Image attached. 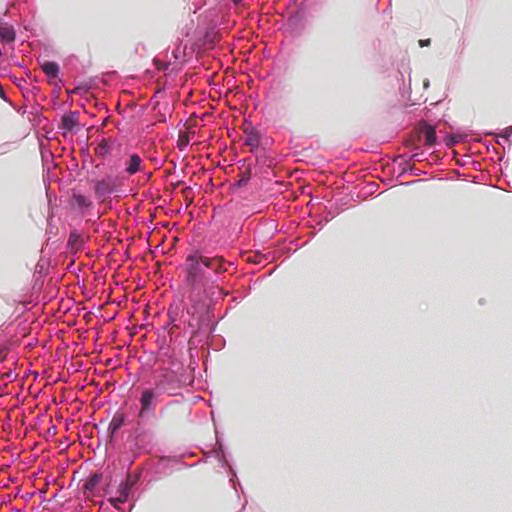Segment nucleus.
I'll use <instances>...</instances> for the list:
<instances>
[{
  "instance_id": "38",
  "label": "nucleus",
  "mask_w": 512,
  "mask_h": 512,
  "mask_svg": "<svg viewBox=\"0 0 512 512\" xmlns=\"http://www.w3.org/2000/svg\"><path fill=\"white\" fill-rule=\"evenodd\" d=\"M234 5L238 6L240 5L244 0H231Z\"/></svg>"
},
{
  "instance_id": "5",
  "label": "nucleus",
  "mask_w": 512,
  "mask_h": 512,
  "mask_svg": "<svg viewBox=\"0 0 512 512\" xmlns=\"http://www.w3.org/2000/svg\"><path fill=\"white\" fill-rule=\"evenodd\" d=\"M191 35L202 52L212 49L216 43L217 32L213 26H197Z\"/></svg>"
},
{
  "instance_id": "12",
  "label": "nucleus",
  "mask_w": 512,
  "mask_h": 512,
  "mask_svg": "<svg viewBox=\"0 0 512 512\" xmlns=\"http://www.w3.org/2000/svg\"><path fill=\"white\" fill-rule=\"evenodd\" d=\"M173 67L171 68V72H174V75L179 73L183 66L185 65V49L182 48V40H179L173 50L171 51V58Z\"/></svg>"
},
{
  "instance_id": "2",
  "label": "nucleus",
  "mask_w": 512,
  "mask_h": 512,
  "mask_svg": "<svg viewBox=\"0 0 512 512\" xmlns=\"http://www.w3.org/2000/svg\"><path fill=\"white\" fill-rule=\"evenodd\" d=\"M161 393L155 388H144L139 397V410L137 419L139 423H146L155 416L158 397Z\"/></svg>"
},
{
  "instance_id": "3",
  "label": "nucleus",
  "mask_w": 512,
  "mask_h": 512,
  "mask_svg": "<svg viewBox=\"0 0 512 512\" xmlns=\"http://www.w3.org/2000/svg\"><path fill=\"white\" fill-rule=\"evenodd\" d=\"M160 374L158 376V380L155 382V388L162 394L166 393L170 396L176 395L177 391L183 386L188 385L190 382L187 381V378H182L181 375L178 376L168 373L167 368L161 367Z\"/></svg>"
},
{
  "instance_id": "30",
  "label": "nucleus",
  "mask_w": 512,
  "mask_h": 512,
  "mask_svg": "<svg viewBox=\"0 0 512 512\" xmlns=\"http://www.w3.org/2000/svg\"><path fill=\"white\" fill-rule=\"evenodd\" d=\"M500 137L506 141H510V138L512 137V126L505 128L501 132Z\"/></svg>"
},
{
  "instance_id": "19",
  "label": "nucleus",
  "mask_w": 512,
  "mask_h": 512,
  "mask_svg": "<svg viewBox=\"0 0 512 512\" xmlns=\"http://www.w3.org/2000/svg\"><path fill=\"white\" fill-rule=\"evenodd\" d=\"M425 145L433 147L437 143L436 127L427 122L423 123Z\"/></svg>"
},
{
  "instance_id": "1",
  "label": "nucleus",
  "mask_w": 512,
  "mask_h": 512,
  "mask_svg": "<svg viewBox=\"0 0 512 512\" xmlns=\"http://www.w3.org/2000/svg\"><path fill=\"white\" fill-rule=\"evenodd\" d=\"M225 263L222 257L204 256L196 248L186 254L179 269L183 274V285L188 291L189 305L182 311L179 306L169 308V320L158 332L163 344H171L175 340L176 329L190 336L214 331L212 297L219 290L217 281L226 271Z\"/></svg>"
},
{
  "instance_id": "35",
  "label": "nucleus",
  "mask_w": 512,
  "mask_h": 512,
  "mask_svg": "<svg viewBox=\"0 0 512 512\" xmlns=\"http://www.w3.org/2000/svg\"><path fill=\"white\" fill-rule=\"evenodd\" d=\"M33 495H34L33 493H27V494L24 496V499H25L26 501H28V500H30V499L33 497Z\"/></svg>"
},
{
  "instance_id": "27",
  "label": "nucleus",
  "mask_w": 512,
  "mask_h": 512,
  "mask_svg": "<svg viewBox=\"0 0 512 512\" xmlns=\"http://www.w3.org/2000/svg\"><path fill=\"white\" fill-rule=\"evenodd\" d=\"M444 141L445 145L448 148H451L461 141V136L456 134H447Z\"/></svg>"
},
{
  "instance_id": "41",
  "label": "nucleus",
  "mask_w": 512,
  "mask_h": 512,
  "mask_svg": "<svg viewBox=\"0 0 512 512\" xmlns=\"http://www.w3.org/2000/svg\"><path fill=\"white\" fill-rule=\"evenodd\" d=\"M53 431L54 432L56 431V427L55 426H53L52 429H50V432H53Z\"/></svg>"
},
{
  "instance_id": "29",
  "label": "nucleus",
  "mask_w": 512,
  "mask_h": 512,
  "mask_svg": "<svg viewBox=\"0 0 512 512\" xmlns=\"http://www.w3.org/2000/svg\"><path fill=\"white\" fill-rule=\"evenodd\" d=\"M412 174V175H415V176H420L423 172L414 168L413 166H408L407 168H403L402 170V174Z\"/></svg>"
},
{
  "instance_id": "44",
  "label": "nucleus",
  "mask_w": 512,
  "mask_h": 512,
  "mask_svg": "<svg viewBox=\"0 0 512 512\" xmlns=\"http://www.w3.org/2000/svg\"><path fill=\"white\" fill-rule=\"evenodd\" d=\"M318 225H319V229L323 228V225L321 223H319Z\"/></svg>"
},
{
  "instance_id": "17",
  "label": "nucleus",
  "mask_w": 512,
  "mask_h": 512,
  "mask_svg": "<svg viewBox=\"0 0 512 512\" xmlns=\"http://www.w3.org/2000/svg\"><path fill=\"white\" fill-rule=\"evenodd\" d=\"M142 159L137 153H133L129 156V160L125 167V172L132 176L142 170Z\"/></svg>"
},
{
  "instance_id": "8",
  "label": "nucleus",
  "mask_w": 512,
  "mask_h": 512,
  "mask_svg": "<svg viewBox=\"0 0 512 512\" xmlns=\"http://www.w3.org/2000/svg\"><path fill=\"white\" fill-rule=\"evenodd\" d=\"M136 480H132L130 477L126 481H122L117 489V496L110 498V503L115 507L119 508V504L127 501L132 487L135 485Z\"/></svg>"
},
{
  "instance_id": "23",
  "label": "nucleus",
  "mask_w": 512,
  "mask_h": 512,
  "mask_svg": "<svg viewBox=\"0 0 512 512\" xmlns=\"http://www.w3.org/2000/svg\"><path fill=\"white\" fill-rule=\"evenodd\" d=\"M16 39V31L13 26L0 28V41L5 44L14 42Z\"/></svg>"
},
{
  "instance_id": "15",
  "label": "nucleus",
  "mask_w": 512,
  "mask_h": 512,
  "mask_svg": "<svg viewBox=\"0 0 512 512\" xmlns=\"http://www.w3.org/2000/svg\"><path fill=\"white\" fill-rule=\"evenodd\" d=\"M126 418V414L121 411H117L113 415L107 430L108 436L111 440L113 439L115 434L120 430V428L124 425Z\"/></svg>"
},
{
  "instance_id": "6",
  "label": "nucleus",
  "mask_w": 512,
  "mask_h": 512,
  "mask_svg": "<svg viewBox=\"0 0 512 512\" xmlns=\"http://www.w3.org/2000/svg\"><path fill=\"white\" fill-rule=\"evenodd\" d=\"M176 355L177 354H163L161 367L167 368L168 373H172L176 376L179 374L182 378H187V381L192 383L193 377L190 373L191 362L187 367H185L184 364L177 359Z\"/></svg>"
},
{
  "instance_id": "10",
  "label": "nucleus",
  "mask_w": 512,
  "mask_h": 512,
  "mask_svg": "<svg viewBox=\"0 0 512 512\" xmlns=\"http://www.w3.org/2000/svg\"><path fill=\"white\" fill-rule=\"evenodd\" d=\"M217 444H218V448L215 450V453H216V457L218 459L219 465L222 468H228L229 482L231 483V485L233 486L235 491H237V489H236L237 473H236L235 469L229 465V461H228L227 455L223 449V445L221 443H219L218 441H217Z\"/></svg>"
},
{
  "instance_id": "40",
  "label": "nucleus",
  "mask_w": 512,
  "mask_h": 512,
  "mask_svg": "<svg viewBox=\"0 0 512 512\" xmlns=\"http://www.w3.org/2000/svg\"><path fill=\"white\" fill-rule=\"evenodd\" d=\"M53 431L54 432L56 431V427L55 426H53L52 429H50V432H53Z\"/></svg>"
},
{
  "instance_id": "39",
  "label": "nucleus",
  "mask_w": 512,
  "mask_h": 512,
  "mask_svg": "<svg viewBox=\"0 0 512 512\" xmlns=\"http://www.w3.org/2000/svg\"><path fill=\"white\" fill-rule=\"evenodd\" d=\"M429 84H430V83H429V80H428V79H426V80L424 81V84H423V85H424V88H425V89H426V88H428V87H429Z\"/></svg>"
},
{
  "instance_id": "20",
  "label": "nucleus",
  "mask_w": 512,
  "mask_h": 512,
  "mask_svg": "<svg viewBox=\"0 0 512 512\" xmlns=\"http://www.w3.org/2000/svg\"><path fill=\"white\" fill-rule=\"evenodd\" d=\"M84 246L82 235L77 230H72L69 233L67 247L71 250H79Z\"/></svg>"
},
{
  "instance_id": "11",
  "label": "nucleus",
  "mask_w": 512,
  "mask_h": 512,
  "mask_svg": "<svg viewBox=\"0 0 512 512\" xmlns=\"http://www.w3.org/2000/svg\"><path fill=\"white\" fill-rule=\"evenodd\" d=\"M93 183V191L96 199L104 201L106 198L110 197L112 194L118 193V188H113L111 185L107 184L105 181L100 179H95L92 181Z\"/></svg>"
},
{
  "instance_id": "45",
  "label": "nucleus",
  "mask_w": 512,
  "mask_h": 512,
  "mask_svg": "<svg viewBox=\"0 0 512 512\" xmlns=\"http://www.w3.org/2000/svg\"><path fill=\"white\" fill-rule=\"evenodd\" d=\"M13 512H21L19 509H15L13 510Z\"/></svg>"
},
{
  "instance_id": "4",
  "label": "nucleus",
  "mask_w": 512,
  "mask_h": 512,
  "mask_svg": "<svg viewBox=\"0 0 512 512\" xmlns=\"http://www.w3.org/2000/svg\"><path fill=\"white\" fill-rule=\"evenodd\" d=\"M163 354H128L127 364L138 363L142 372L160 371Z\"/></svg>"
},
{
  "instance_id": "37",
  "label": "nucleus",
  "mask_w": 512,
  "mask_h": 512,
  "mask_svg": "<svg viewBox=\"0 0 512 512\" xmlns=\"http://www.w3.org/2000/svg\"><path fill=\"white\" fill-rule=\"evenodd\" d=\"M418 156H419V154H418V153H414V154H412V155H410V156H409V160H415V159H417V158H418Z\"/></svg>"
},
{
  "instance_id": "13",
  "label": "nucleus",
  "mask_w": 512,
  "mask_h": 512,
  "mask_svg": "<svg viewBox=\"0 0 512 512\" xmlns=\"http://www.w3.org/2000/svg\"><path fill=\"white\" fill-rule=\"evenodd\" d=\"M71 206L77 208V210L84 214L87 210L93 207V202L84 194L80 192H74L71 197Z\"/></svg>"
},
{
  "instance_id": "24",
  "label": "nucleus",
  "mask_w": 512,
  "mask_h": 512,
  "mask_svg": "<svg viewBox=\"0 0 512 512\" xmlns=\"http://www.w3.org/2000/svg\"><path fill=\"white\" fill-rule=\"evenodd\" d=\"M251 176H252V170H251V167L249 166V167H247V169L245 171H242L240 173L239 179L234 182L233 187L241 188V187L246 186L249 183Z\"/></svg>"
},
{
  "instance_id": "18",
  "label": "nucleus",
  "mask_w": 512,
  "mask_h": 512,
  "mask_svg": "<svg viewBox=\"0 0 512 512\" xmlns=\"http://www.w3.org/2000/svg\"><path fill=\"white\" fill-rule=\"evenodd\" d=\"M244 143L251 148V151H256L261 143L260 133L254 128L246 131V138Z\"/></svg>"
},
{
  "instance_id": "22",
  "label": "nucleus",
  "mask_w": 512,
  "mask_h": 512,
  "mask_svg": "<svg viewBox=\"0 0 512 512\" xmlns=\"http://www.w3.org/2000/svg\"><path fill=\"white\" fill-rule=\"evenodd\" d=\"M256 158V164L266 167L272 165L273 159L267 154L265 149L258 148L256 151H252Z\"/></svg>"
},
{
  "instance_id": "33",
  "label": "nucleus",
  "mask_w": 512,
  "mask_h": 512,
  "mask_svg": "<svg viewBox=\"0 0 512 512\" xmlns=\"http://www.w3.org/2000/svg\"><path fill=\"white\" fill-rule=\"evenodd\" d=\"M9 144L8 143H4L3 145L0 146V154H3L6 152L5 148L8 146Z\"/></svg>"
},
{
  "instance_id": "36",
  "label": "nucleus",
  "mask_w": 512,
  "mask_h": 512,
  "mask_svg": "<svg viewBox=\"0 0 512 512\" xmlns=\"http://www.w3.org/2000/svg\"><path fill=\"white\" fill-rule=\"evenodd\" d=\"M188 145V141H186L185 143H179L178 146L181 150H183L186 146Z\"/></svg>"
},
{
  "instance_id": "9",
  "label": "nucleus",
  "mask_w": 512,
  "mask_h": 512,
  "mask_svg": "<svg viewBox=\"0 0 512 512\" xmlns=\"http://www.w3.org/2000/svg\"><path fill=\"white\" fill-rule=\"evenodd\" d=\"M60 128L63 130V134L77 133L79 131V112L68 111L61 117Z\"/></svg>"
},
{
  "instance_id": "21",
  "label": "nucleus",
  "mask_w": 512,
  "mask_h": 512,
  "mask_svg": "<svg viewBox=\"0 0 512 512\" xmlns=\"http://www.w3.org/2000/svg\"><path fill=\"white\" fill-rule=\"evenodd\" d=\"M102 473L100 472H95L93 474H91L83 483V490L85 492H92L95 487L100 483V481L102 480Z\"/></svg>"
},
{
  "instance_id": "16",
  "label": "nucleus",
  "mask_w": 512,
  "mask_h": 512,
  "mask_svg": "<svg viewBox=\"0 0 512 512\" xmlns=\"http://www.w3.org/2000/svg\"><path fill=\"white\" fill-rule=\"evenodd\" d=\"M40 67L47 76L48 81L50 83L59 77L60 66L57 62L45 60L42 63H40Z\"/></svg>"
},
{
  "instance_id": "25",
  "label": "nucleus",
  "mask_w": 512,
  "mask_h": 512,
  "mask_svg": "<svg viewBox=\"0 0 512 512\" xmlns=\"http://www.w3.org/2000/svg\"><path fill=\"white\" fill-rule=\"evenodd\" d=\"M154 65L158 71H165L167 70V76H170L171 74H174V72H171V68L173 67V63L171 59H168L167 61H162L158 58H155L153 60Z\"/></svg>"
},
{
  "instance_id": "34",
  "label": "nucleus",
  "mask_w": 512,
  "mask_h": 512,
  "mask_svg": "<svg viewBox=\"0 0 512 512\" xmlns=\"http://www.w3.org/2000/svg\"><path fill=\"white\" fill-rule=\"evenodd\" d=\"M158 122H166V117L164 115H160L157 117Z\"/></svg>"
},
{
  "instance_id": "46",
  "label": "nucleus",
  "mask_w": 512,
  "mask_h": 512,
  "mask_svg": "<svg viewBox=\"0 0 512 512\" xmlns=\"http://www.w3.org/2000/svg\"><path fill=\"white\" fill-rule=\"evenodd\" d=\"M4 358L0 355V362L3 360Z\"/></svg>"
},
{
  "instance_id": "7",
  "label": "nucleus",
  "mask_w": 512,
  "mask_h": 512,
  "mask_svg": "<svg viewBox=\"0 0 512 512\" xmlns=\"http://www.w3.org/2000/svg\"><path fill=\"white\" fill-rule=\"evenodd\" d=\"M192 27L186 26L182 29L181 34L182 36L186 37L187 40H182V48L185 49V64L190 62L194 55H199L202 53L200 48L198 47V44L193 40L191 35Z\"/></svg>"
},
{
  "instance_id": "43",
  "label": "nucleus",
  "mask_w": 512,
  "mask_h": 512,
  "mask_svg": "<svg viewBox=\"0 0 512 512\" xmlns=\"http://www.w3.org/2000/svg\"><path fill=\"white\" fill-rule=\"evenodd\" d=\"M192 349H193V347L189 346V348H188V352H191V351H192Z\"/></svg>"
},
{
  "instance_id": "28",
  "label": "nucleus",
  "mask_w": 512,
  "mask_h": 512,
  "mask_svg": "<svg viewBox=\"0 0 512 512\" xmlns=\"http://www.w3.org/2000/svg\"><path fill=\"white\" fill-rule=\"evenodd\" d=\"M107 184L111 185L113 188H118V177L113 174H106L101 178Z\"/></svg>"
},
{
  "instance_id": "32",
  "label": "nucleus",
  "mask_w": 512,
  "mask_h": 512,
  "mask_svg": "<svg viewBox=\"0 0 512 512\" xmlns=\"http://www.w3.org/2000/svg\"><path fill=\"white\" fill-rule=\"evenodd\" d=\"M6 376H7V378H8V379H10V380H13V379H15V378L17 377V375H16V374H14L12 371L8 372V373L6 374Z\"/></svg>"
},
{
  "instance_id": "26",
  "label": "nucleus",
  "mask_w": 512,
  "mask_h": 512,
  "mask_svg": "<svg viewBox=\"0 0 512 512\" xmlns=\"http://www.w3.org/2000/svg\"><path fill=\"white\" fill-rule=\"evenodd\" d=\"M91 89V85L88 82H79L77 83L75 89L73 91H68V93H77L80 95H84L89 92Z\"/></svg>"
},
{
  "instance_id": "31",
  "label": "nucleus",
  "mask_w": 512,
  "mask_h": 512,
  "mask_svg": "<svg viewBox=\"0 0 512 512\" xmlns=\"http://www.w3.org/2000/svg\"><path fill=\"white\" fill-rule=\"evenodd\" d=\"M431 43L430 39H422L419 41V44L421 47L429 46Z\"/></svg>"
},
{
  "instance_id": "14",
  "label": "nucleus",
  "mask_w": 512,
  "mask_h": 512,
  "mask_svg": "<svg viewBox=\"0 0 512 512\" xmlns=\"http://www.w3.org/2000/svg\"><path fill=\"white\" fill-rule=\"evenodd\" d=\"M116 139L103 138L95 147V155L100 158H106L113 150V147L117 144Z\"/></svg>"
},
{
  "instance_id": "42",
  "label": "nucleus",
  "mask_w": 512,
  "mask_h": 512,
  "mask_svg": "<svg viewBox=\"0 0 512 512\" xmlns=\"http://www.w3.org/2000/svg\"><path fill=\"white\" fill-rule=\"evenodd\" d=\"M111 362H112V360H111V359H107V360H106V363H107L108 365H109Z\"/></svg>"
}]
</instances>
